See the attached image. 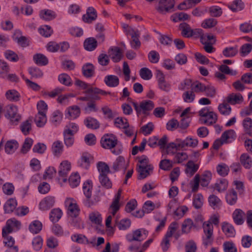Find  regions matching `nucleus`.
Masks as SVG:
<instances>
[{"instance_id":"1","label":"nucleus","mask_w":252,"mask_h":252,"mask_svg":"<svg viewBox=\"0 0 252 252\" xmlns=\"http://www.w3.org/2000/svg\"><path fill=\"white\" fill-rule=\"evenodd\" d=\"M133 106L135 110L137 115L139 116L141 112L146 115L148 111L152 110L154 107V103L151 100H143L138 105L136 102H133Z\"/></svg>"},{"instance_id":"2","label":"nucleus","mask_w":252,"mask_h":252,"mask_svg":"<svg viewBox=\"0 0 252 252\" xmlns=\"http://www.w3.org/2000/svg\"><path fill=\"white\" fill-rule=\"evenodd\" d=\"M101 146L106 149H112L117 146L118 140L114 135L106 134L104 135L100 140Z\"/></svg>"},{"instance_id":"3","label":"nucleus","mask_w":252,"mask_h":252,"mask_svg":"<svg viewBox=\"0 0 252 252\" xmlns=\"http://www.w3.org/2000/svg\"><path fill=\"white\" fill-rule=\"evenodd\" d=\"M18 109L16 106L9 105L6 107L5 116L9 119L13 125H17L21 117L17 113Z\"/></svg>"},{"instance_id":"4","label":"nucleus","mask_w":252,"mask_h":252,"mask_svg":"<svg viewBox=\"0 0 252 252\" xmlns=\"http://www.w3.org/2000/svg\"><path fill=\"white\" fill-rule=\"evenodd\" d=\"M174 5V0H159L156 9L159 13L165 14L173 8Z\"/></svg>"},{"instance_id":"5","label":"nucleus","mask_w":252,"mask_h":252,"mask_svg":"<svg viewBox=\"0 0 252 252\" xmlns=\"http://www.w3.org/2000/svg\"><path fill=\"white\" fill-rule=\"evenodd\" d=\"M92 185L89 181H87L84 183L83 186V190L84 194L87 198V204L88 207H91L92 205H94V203L97 202L99 200V198L96 197V198H95L94 199V201H91L90 199L92 196Z\"/></svg>"},{"instance_id":"6","label":"nucleus","mask_w":252,"mask_h":252,"mask_svg":"<svg viewBox=\"0 0 252 252\" xmlns=\"http://www.w3.org/2000/svg\"><path fill=\"white\" fill-rule=\"evenodd\" d=\"M85 93L90 94L91 95V98L94 100H100L101 98L99 96V94L105 95L111 94L110 92H106L98 88L93 87L88 88V89L85 91Z\"/></svg>"},{"instance_id":"7","label":"nucleus","mask_w":252,"mask_h":252,"mask_svg":"<svg viewBox=\"0 0 252 252\" xmlns=\"http://www.w3.org/2000/svg\"><path fill=\"white\" fill-rule=\"evenodd\" d=\"M65 203L68 207V214L71 217L76 218L78 216L80 212V209L77 203L71 199L66 200Z\"/></svg>"},{"instance_id":"8","label":"nucleus","mask_w":252,"mask_h":252,"mask_svg":"<svg viewBox=\"0 0 252 252\" xmlns=\"http://www.w3.org/2000/svg\"><path fill=\"white\" fill-rule=\"evenodd\" d=\"M128 166V162L126 161L123 157H118L114 162L112 169L114 172L123 170L124 172L127 169Z\"/></svg>"},{"instance_id":"9","label":"nucleus","mask_w":252,"mask_h":252,"mask_svg":"<svg viewBox=\"0 0 252 252\" xmlns=\"http://www.w3.org/2000/svg\"><path fill=\"white\" fill-rule=\"evenodd\" d=\"M96 17V10L93 7H89L87 10L86 14L83 16L82 18L84 22L90 23L95 20Z\"/></svg>"},{"instance_id":"10","label":"nucleus","mask_w":252,"mask_h":252,"mask_svg":"<svg viewBox=\"0 0 252 252\" xmlns=\"http://www.w3.org/2000/svg\"><path fill=\"white\" fill-rule=\"evenodd\" d=\"M243 100V97L240 93H232L229 94L226 97L227 102L231 105L240 104Z\"/></svg>"},{"instance_id":"11","label":"nucleus","mask_w":252,"mask_h":252,"mask_svg":"<svg viewBox=\"0 0 252 252\" xmlns=\"http://www.w3.org/2000/svg\"><path fill=\"white\" fill-rule=\"evenodd\" d=\"M55 203L54 197L48 196L45 197L39 204V208L42 210H47L51 208Z\"/></svg>"},{"instance_id":"12","label":"nucleus","mask_w":252,"mask_h":252,"mask_svg":"<svg viewBox=\"0 0 252 252\" xmlns=\"http://www.w3.org/2000/svg\"><path fill=\"white\" fill-rule=\"evenodd\" d=\"M198 140L191 137H187L184 140L181 141L179 143V147L183 148L185 147H189L191 148H195L197 146Z\"/></svg>"},{"instance_id":"13","label":"nucleus","mask_w":252,"mask_h":252,"mask_svg":"<svg viewBox=\"0 0 252 252\" xmlns=\"http://www.w3.org/2000/svg\"><path fill=\"white\" fill-rule=\"evenodd\" d=\"M109 53V56L111 57L113 61L115 63L119 62L122 58V52L118 47H114L110 49Z\"/></svg>"},{"instance_id":"14","label":"nucleus","mask_w":252,"mask_h":252,"mask_svg":"<svg viewBox=\"0 0 252 252\" xmlns=\"http://www.w3.org/2000/svg\"><path fill=\"white\" fill-rule=\"evenodd\" d=\"M56 13L50 9L41 10L39 12V17L45 21H51L56 17Z\"/></svg>"},{"instance_id":"15","label":"nucleus","mask_w":252,"mask_h":252,"mask_svg":"<svg viewBox=\"0 0 252 252\" xmlns=\"http://www.w3.org/2000/svg\"><path fill=\"white\" fill-rule=\"evenodd\" d=\"M104 81L109 87H116L119 84V79L118 76L114 75H108L105 77Z\"/></svg>"},{"instance_id":"16","label":"nucleus","mask_w":252,"mask_h":252,"mask_svg":"<svg viewBox=\"0 0 252 252\" xmlns=\"http://www.w3.org/2000/svg\"><path fill=\"white\" fill-rule=\"evenodd\" d=\"M196 225L190 219H186L182 225V231L183 233L188 234L190 231L195 228Z\"/></svg>"},{"instance_id":"17","label":"nucleus","mask_w":252,"mask_h":252,"mask_svg":"<svg viewBox=\"0 0 252 252\" xmlns=\"http://www.w3.org/2000/svg\"><path fill=\"white\" fill-rule=\"evenodd\" d=\"M71 169V164L67 160H64L62 162L60 166V170L59 171V174L60 176L65 177L67 176V173Z\"/></svg>"},{"instance_id":"18","label":"nucleus","mask_w":252,"mask_h":252,"mask_svg":"<svg viewBox=\"0 0 252 252\" xmlns=\"http://www.w3.org/2000/svg\"><path fill=\"white\" fill-rule=\"evenodd\" d=\"M245 213L242 210L239 209H236L232 214V218L235 223L237 225H241L244 222L243 217Z\"/></svg>"},{"instance_id":"19","label":"nucleus","mask_w":252,"mask_h":252,"mask_svg":"<svg viewBox=\"0 0 252 252\" xmlns=\"http://www.w3.org/2000/svg\"><path fill=\"white\" fill-rule=\"evenodd\" d=\"M83 75L87 78L92 77L94 73V67L93 64L87 63L82 68Z\"/></svg>"},{"instance_id":"20","label":"nucleus","mask_w":252,"mask_h":252,"mask_svg":"<svg viewBox=\"0 0 252 252\" xmlns=\"http://www.w3.org/2000/svg\"><path fill=\"white\" fill-rule=\"evenodd\" d=\"M217 120L218 117L217 114L214 112H211L208 114L207 117L201 118L200 121L203 124L211 126L215 124Z\"/></svg>"},{"instance_id":"21","label":"nucleus","mask_w":252,"mask_h":252,"mask_svg":"<svg viewBox=\"0 0 252 252\" xmlns=\"http://www.w3.org/2000/svg\"><path fill=\"white\" fill-rule=\"evenodd\" d=\"M179 29L181 31V35L185 37L189 38L191 37V28L190 26L185 22L181 23L179 25Z\"/></svg>"},{"instance_id":"22","label":"nucleus","mask_w":252,"mask_h":252,"mask_svg":"<svg viewBox=\"0 0 252 252\" xmlns=\"http://www.w3.org/2000/svg\"><path fill=\"white\" fill-rule=\"evenodd\" d=\"M186 169L185 172L187 174L192 176L198 170L199 168V165L195 164L194 161L189 160L186 165Z\"/></svg>"},{"instance_id":"23","label":"nucleus","mask_w":252,"mask_h":252,"mask_svg":"<svg viewBox=\"0 0 252 252\" xmlns=\"http://www.w3.org/2000/svg\"><path fill=\"white\" fill-rule=\"evenodd\" d=\"M97 46V42L94 37H89L87 38L84 42V46L86 50L88 51L94 50Z\"/></svg>"},{"instance_id":"24","label":"nucleus","mask_w":252,"mask_h":252,"mask_svg":"<svg viewBox=\"0 0 252 252\" xmlns=\"http://www.w3.org/2000/svg\"><path fill=\"white\" fill-rule=\"evenodd\" d=\"M42 228V223L37 220L32 221L29 226L30 231L33 234H36L41 230Z\"/></svg>"},{"instance_id":"25","label":"nucleus","mask_w":252,"mask_h":252,"mask_svg":"<svg viewBox=\"0 0 252 252\" xmlns=\"http://www.w3.org/2000/svg\"><path fill=\"white\" fill-rule=\"evenodd\" d=\"M221 229L226 235L231 236L235 235V230L233 225L228 222H223L221 224Z\"/></svg>"},{"instance_id":"26","label":"nucleus","mask_w":252,"mask_h":252,"mask_svg":"<svg viewBox=\"0 0 252 252\" xmlns=\"http://www.w3.org/2000/svg\"><path fill=\"white\" fill-rule=\"evenodd\" d=\"M227 203L231 205L235 204L237 200V194L236 191L232 189L228 191L225 196Z\"/></svg>"},{"instance_id":"27","label":"nucleus","mask_w":252,"mask_h":252,"mask_svg":"<svg viewBox=\"0 0 252 252\" xmlns=\"http://www.w3.org/2000/svg\"><path fill=\"white\" fill-rule=\"evenodd\" d=\"M22 33L20 30H16L14 32V36L13 37V39L14 40L16 41L19 45L22 47H26L29 45L28 41L27 38L24 36H21L20 37H16L15 35L16 34L21 35Z\"/></svg>"},{"instance_id":"28","label":"nucleus","mask_w":252,"mask_h":252,"mask_svg":"<svg viewBox=\"0 0 252 252\" xmlns=\"http://www.w3.org/2000/svg\"><path fill=\"white\" fill-rule=\"evenodd\" d=\"M84 124L89 128L96 129L99 128V123L94 118L89 117L84 120Z\"/></svg>"},{"instance_id":"29","label":"nucleus","mask_w":252,"mask_h":252,"mask_svg":"<svg viewBox=\"0 0 252 252\" xmlns=\"http://www.w3.org/2000/svg\"><path fill=\"white\" fill-rule=\"evenodd\" d=\"M17 205V201L15 198H10L5 203L4 206V211L7 213L12 212Z\"/></svg>"},{"instance_id":"30","label":"nucleus","mask_w":252,"mask_h":252,"mask_svg":"<svg viewBox=\"0 0 252 252\" xmlns=\"http://www.w3.org/2000/svg\"><path fill=\"white\" fill-rule=\"evenodd\" d=\"M130 35L131 36L132 38V41L130 42V44L132 48L134 49H137L139 48L141 45V43L138 38V32L132 31V32L130 33Z\"/></svg>"},{"instance_id":"31","label":"nucleus","mask_w":252,"mask_h":252,"mask_svg":"<svg viewBox=\"0 0 252 252\" xmlns=\"http://www.w3.org/2000/svg\"><path fill=\"white\" fill-rule=\"evenodd\" d=\"M5 96L11 101H18L20 100L21 95L15 90H9L6 92Z\"/></svg>"},{"instance_id":"32","label":"nucleus","mask_w":252,"mask_h":252,"mask_svg":"<svg viewBox=\"0 0 252 252\" xmlns=\"http://www.w3.org/2000/svg\"><path fill=\"white\" fill-rule=\"evenodd\" d=\"M35 63L39 65H45L48 63L47 58L42 54H36L33 57Z\"/></svg>"},{"instance_id":"33","label":"nucleus","mask_w":252,"mask_h":252,"mask_svg":"<svg viewBox=\"0 0 252 252\" xmlns=\"http://www.w3.org/2000/svg\"><path fill=\"white\" fill-rule=\"evenodd\" d=\"M243 126L245 132L250 136H252V119L247 117L243 121Z\"/></svg>"},{"instance_id":"34","label":"nucleus","mask_w":252,"mask_h":252,"mask_svg":"<svg viewBox=\"0 0 252 252\" xmlns=\"http://www.w3.org/2000/svg\"><path fill=\"white\" fill-rule=\"evenodd\" d=\"M18 147V143L15 140L8 141L5 145V152L8 154L13 153Z\"/></svg>"},{"instance_id":"35","label":"nucleus","mask_w":252,"mask_h":252,"mask_svg":"<svg viewBox=\"0 0 252 252\" xmlns=\"http://www.w3.org/2000/svg\"><path fill=\"white\" fill-rule=\"evenodd\" d=\"M153 170L152 165H149L147 167H139L138 169V172L139 176L138 178L139 179H143L147 177L150 174V172Z\"/></svg>"},{"instance_id":"36","label":"nucleus","mask_w":252,"mask_h":252,"mask_svg":"<svg viewBox=\"0 0 252 252\" xmlns=\"http://www.w3.org/2000/svg\"><path fill=\"white\" fill-rule=\"evenodd\" d=\"M212 179V173L210 171H205L201 177H200V182L201 186L202 187H207L209 184Z\"/></svg>"},{"instance_id":"37","label":"nucleus","mask_w":252,"mask_h":252,"mask_svg":"<svg viewBox=\"0 0 252 252\" xmlns=\"http://www.w3.org/2000/svg\"><path fill=\"white\" fill-rule=\"evenodd\" d=\"M99 181L101 185L106 189L112 188V184L107 174H102L99 176Z\"/></svg>"},{"instance_id":"38","label":"nucleus","mask_w":252,"mask_h":252,"mask_svg":"<svg viewBox=\"0 0 252 252\" xmlns=\"http://www.w3.org/2000/svg\"><path fill=\"white\" fill-rule=\"evenodd\" d=\"M70 132L69 130L68 132L65 131H63L64 143L67 147L72 146L74 142V134Z\"/></svg>"},{"instance_id":"39","label":"nucleus","mask_w":252,"mask_h":252,"mask_svg":"<svg viewBox=\"0 0 252 252\" xmlns=\"http://www.w3.org/2000/svg\"><path fill=\"white\" fill-rule=\"evenodd\" d=\"M34 122L38 127L43 126L47 122L46 114L38 113L35 117Z\"/></svg>"},{"instance_id":"40","label":"nucleus","mask_w":252,"mask_h":252,"mask_svg":"<svg viewBox=\"0 0 252 252\" xmlns=\"http://www.w3.org/2000/svg\"><path fill=\"white\" fill-rule=\"evenodd\" d=\"M72 241L79 244H91L94 246L95 245V239L93 238L91 240H89L87 237H71Z\"/></svg>"},{"instance_id":"41","label":"nucleus","mask_w":252,"mask_h":252,"mask_svg":"<svg viewBox=\"0 0 252 252\" xmlns=\"http://www.w3.org/2000/svg\"><path fill=\"white\" fill-rule=\"evenodd\" d=\"M63 145L60 141H57L53 143L52 146V150L55 156H60L63 151Z\"/></svg>"},{"instance_id":"42","label":"nucleus","mask_w":252,"mask_h":252,"mask_svg":"<svg viewBox=\"0 0 252 252\" xmlns=\"http://www.w3.org/2000/svg\"><path fill=\"white\" fill-rule=\"evenodd\" d=\"M228 187V182L225 179H221L215 184V188L219 191H225Z\"/></svg>"},{"instance_id":"43","label":"nucleus","mask_w":252,"mask_h":252,"mask_svg":"<svg viewBox=\"0 0 252 252\" xmlns=\"http://www.w3.org/2000/svg\"><path fill=\"white\" fill-rule=\"evenodd\" d=\"M208 202L210 206L213 209H216L221 205L220 198L214 194L211 195L208 198Z\"/></svg>"},{"instance_id":"44","label":"nucleus","mask_w":252,"mask_h":252,"mask_svg":"<svg viewBox=\"0 0 252 252\" xmlns=\"http://www.w3.org/2000/svg\"><path fill=\"white\" fill-rule=\"evenodd\" d=\"M63 213L61 209L59 208L52 210L50 214V219L52 222H56L58 221L62 217Z\"/></svg>"},{"instance_id":"45","label":"nucleus","mask_w":252,"mask_h":252,"mask_svg":"<svg viewBox=\"0 0 252 252\" xmlns=\"http://www.w3.org/2000/svg\"><path fill=\"white\" fill-rule=\"evenodd\" d=\"M238 53L237 47H229L224 49L222 54L227 58L233 57Z\"/></svg>"},{"instance_id":"46","label":"nucleus","mask_w":252,"mask_h":252,"mask_svg":"<svg viewBox=\"0 0 252 252\" xmlns=\"http://www.w3.org/2000/svg\"><path fill=\"white\" fill-rule=\"evenodd\" d=\"M217 171L220 176L224 177L228 175L229 168L226 164L222 163L217 165Z\"/></svg>"},{"instance_id":"47","label":"nucleus","mask_w":252,"mask_h":252,"mask_svg":"<svg viewBox=\"0 0 252 252\" xmlns=\"http://www.w3.org/2000/svg\"><path fill=\"white\" fill-rule=\"evenodd\" d=\"M241 164L246 168L249 169L252 166V161L249 155L247 154H243L240 157Z\"/></svg>"},{"instance_id":"48","label":"nucleus","mask_w":252,"mask_h":252,"mask_svg":"<svg viewBox=\"0 0 252 252\" xmlns=\"http://www.w3.org/2000/svg\"><path fill=\"white\" fill-rule=\"evenodd\" d=\"M38 32L41 35L45 37L50 36L53 32L51 27L48 25H44L39 28Z\"/></svg>"},{"instance_id":"49","label":"nucleus","mask_w":252,"mask_h":252,"mask_svg":"<svg viewBox=\"0 0 252 252\" xmlns=\"http://www.w3.org/2000/svg\"><path fill=\"white\" fill-rule=\"evenodd\" d=\"M67 114L72 119H76L80 114V109L77 106L69 107L67 109Z\"/></svg>"},{"instance_id":"50","label":"nucleus","mask_w":252,"mask_h":252,"mask_svg":"<svg viewBox=\"0 0 252 252\" xmlns=\"http://www.w3.org/2000/svg\"><path fill=\"white\" fill-rule=\"evenodd\" d=\"M218 109L220 114L224 115H229L231 111V108L227 102H223L222 103L220 104L219 105Z\"/></svg>"},{"instance_id":"51","label":"nucleus","mask_w":252,"mask_h":252,"mask_svg":"<svg viewBox=\"0 0 252 252\" xmlns=\"http://www.w3.org/2000/svg\"><path fill=\"white\" fill-rule=\"evenodd\" d=\"M115 126L121 128H127L129 127L127 120L126 118L118 117L115 120Z\"/></svg>"},{"instance_id":"52","label":"nucleus","mask_w":252,"mask_h":252,"mask_svg":"<svg viewBox=\"0 0 252 252\" xmlns=\"http://www.w3.org/2000/svg\"><path fill=\"white\" fill-rule=\"evenodd\" d=\"M33 143V140L31 138H27L22 145L21 152L23 154H26L31 149Z\"/></svg>"},{"instance_id":"53","label":"nucleus","mask_w":252,"mask_h":252,"mask_svg":"<svg viewBox=\"0 0 252 252\" xmlns=\"http://www.w3.org/2000/svg\"><path fill=\"white\" fill-rule=\"evenodd\" d=\"M116 224L120 230H124L129 227L131 221L128 219H124L119 221H116Z\"/></svg>"},{"instance_id":"54","label":"nucleus","mask_w":252,"mask_h":252,"mask_svg":"<svg viewBox=\"0 0 252 252\" xmlns=\"http://www.w3.org/2000/svg\"><path fill=\"white\" fill-rule=\"evenodd\" d=\"M68 181L72 188L76 187L80 183V177L78 173H74L69 177Z\"/></svg>"},{"instance_id":"55","label":"nucleus","mask_w":252,"mask_h":252,"mask_svg":"<svg viewBox=\"0 0 252 252\" xmlns=\"http://www.w3.org/2000/svg\"><path fill=\"white\" fill-rule=\"evenodd\" d=\"M12 222V219L7 221L5 226L3 227L2 230V236H6L13 231Z\"/></svg>"},{"instance_id":"56","label":"nucleus","mask_w":252,"mask_h":252,"mask_svg":"<svg viewBox=\"0 0 252 252\" xmlns=\"http://www.w3.org/2000/svg\"><path fill=\"white\" fill-rule=\"evenodd\" d=\"M139 74L140 77L145 80L150 79L153 76L152 71L147 67L142 68L140 70Z\"/></svg>"},{"instance_id":"57","label":"nucleus","mask_w":252,"mask_h":252,"mask_svg":"<svg viewBox=\"0 0 252 252\" xmlns=\"http://www.w3.org/2000/svg\"><path fill=\"white\" fill-rule=\"evenodd\" d=\"M97 169L100 175H106L110 172L109 166L105 162L100 161L97 165Z\"/></svg>"},{"instance_id":"58","label":"nucleus","mask_w":252,"mask_h":252,"mask_svg":"<svg viewBox=\"0 0 252 252\" xmlns=\"http://www.w3.org/2000/svg\"><path fill=\"white\" fill-rule=\"evenodd\" d=\"M211 221H204L203 223L204 232L206 236H212L213 233V225Z\"/></svg>"},{"instance_id":"59","label":"nucleus","mask_w":252,"mask_h":252,"mask_svg":"<svg viewBox=\"0 0 252 252\" xmlns=\"http://www.w3.org/2000/svg\"><path fill=\"white\" fill-rule=\"evenodd\" d=\"M217 24V21L214 18L205 19L201 24V27L204 29H210L214 27Z\"/></svg>"},{"instance_id":"60","label":"nucleus","mask_w":252,"mask_h":252,"mask_svg":"<svg viewBox=\"0 0 252 252\" xmlns=\"http://www.w3.org/2000/svg\"><path fill=\"white\" fill-rule=\"evenodd\" d=\"M234 135L235 131L233 130H228L222 134L220 139L224 143H227L230 139L234 138Z\"/></svg>"},{"instance_id":"61","label":"nucleus","mask_w":252,"mask_h":252,"mask_svg":"<svg viewBox=\"0 0 252 252\" xmlns=\"http://www.w3.org/2000/svg\"><path fill=\"white\" fill-rule=\"evenodd\" d=\"M205 88V85L198 81L191 84V89L193 92H204Z\"/></svg>"},{"instance_id":"62","label":"nucleus","mask_w":252,"mask_h":252,"mask_svg":"<svg viewBox=\"0 0 252 252\" xmlns=\"http://www.w3.org/2000/svg\"><path fill=\"white\" fill-rule=\"evenodd\" d=\"M4 56L6 59L13 62H17L19 59L18 55L16 53L9 50H6L4 52Z\"/></svg>"},{"instance_id":"63","label":"nucleus","mask_w":252,"mask_h":252,"mask_svg":"<svg viewBox=\"0 0 252 252\" xmlns=\"http://www.w3.org/2000/svg\"><path fill=\"white\" fill-rule=\"evenodd\" d=\"M58 80L61 83L65 86H70L71 85V78L66 73L60 74L58 77Z\"/></svg>"},{"instance_id":"64","label":"nucleus","mask_w":252,"mask_h":252,"mask_svg":"<svg viewBox=\"0 0 252 252\" xmlns=\"http://www.w3.org/2000/svg\"><path fill=\"white\" fill-rule=\"evenodd\" d=\"M91 221L96 224H100L102 222V217L98 213H92L89 215Z\"/></svg>"}]
</instances>
